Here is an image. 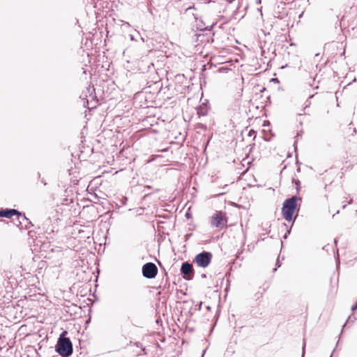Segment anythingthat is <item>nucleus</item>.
I'll return each mask as SVG.
<instances>
[{
  "instance_id": "1",
  "label": "nucleus",
  "mask_w": 357,
  "mask_h": 357,
  "mask_svg": "<svg viewBox=\"0 0 357 357\" xmlns=\"http://www.w3.org/2000/svg\"><path fill=\"white\" fill-rule=\"evenodd\" d=\"M66 331H64L60 335L55 347L56 351L63 357H68L73 353V344L68 337H64Z\"/></svg>"
},
{
  "instance_id": "2",
  "label": "nucleus",
  "mask_w": 357,
  "mask_h": 357,
  "mask_svg": "<svg viewBox=\"0 0 357 357\" xmlns=\"http://www.w3.org/2000/svg\"><path fill=\"white\" fill-rule=\"evenodd\" d=\"M297 200L298 197L296 196H292L287 199L283 203L282 208V215L284 219L289 222L293 219V215L297 206Z\"/></svg>"
},
{
  "instance_id": "3",
  "label": "nucleus",
  "mask_w": 357,
  "mask_h": 357,
  "mask_svg": "<svg viewBox=\"0 0 357 357\" xmlns=\"http://www.w3.org/2000/svg\"><path fill=\"white\" fill-rule=\"evenodd\" d=\"M211 259L212 254L209 252L203 251L195 256L194 262L199 267L206 268L209 265Z\"/></svg>"
},
{
  "instance_id": "4",
  "label": "nucleus",
  "mask_w": 357,
  "mask_h": 357,
  "mask_svg": "<svg viewBox=\"0 0 357 357\" xmlns=\"http://www.w3.org/2000/svg\"><path fill=\"white\" fill-rule=\"evenodd\" d=\"M158 273V268L155 264L148 262L142 266V275L148 279L154 278Z\"/></svg>"
},
{
  "instance_id": "5",
  "label": "nucleus",
  "mask_w": 357,
  "mask_h": 357,
  "mask_svg": "<svg viewBox=\"0 0 357 357\" xmlns=\"http://www.w3.org/2000/svg\"><path fill=\"white\" fill-rule=\"evenodd\" d=\"M13 215L17 216V219L19 221V224H22V221L20 219L22 218L23 220H26V218L24 214H22L20 212L15 209H6L0 211V217H4L10 218Z\"/></svg>"
},
{
  "instance_id": "6",
  "label": "nucleus",
  "mask_w": 357,
  "mask_h": 357,
  "mask_svg": "<svg viewBox=\"0 0 357 357\" xmlns=\"http://www.w3.org/2000/svg\"><path fill=\"white\" fill-rule=\"evenodd\" d=\"M227 223V218L222 212H216L211 218V224L215 227H223Z\"/></svg>"
},
{
  "instance_id": "7",
  "label": "nucleus",
  "mask_w": 357,
  "mask_h": 357,
  "mask_svg": "<svg viewBox=\"0 0 357 357\" xmlns=\"http://www.w3.org/2000/svg\"><path fill=\"white\" fill-rule=\"evenodd\" d=\"M181 272L183 275H186L188 277L187 279L190 280L191 278L190 277L191 275H193V267L192 265L188 262H184L182 264L181 267Z\"/></svg>"
},
{
  "instance_id": "8",
  "label": "nucleus",
  "mask_w": 357,
  "mask_h": 357,
  "mask_svg": "<svg viewBox=\"0 0 357 357\" xmlns=\"http://www.w3.org/2000/svg\"><path fill=\"white\" fill-rule=\"evenodd\" d=\"M86 89H87V93L89 94V97H91L92 98H93L95 97V96L93 95L94 91H95V89L93 88V86H89V87H87Z\"/></svg>"
},
{
  "instance_id": "9",
  "label": "nucleus",
  "mask_w": 357,
  "mask_h": 357,
  "mask_svg": "<svg viewBox=\"0 0 357 357\" xmlns=\"http://www.w3.org/2000/svg\"><path fill=\"white\" fill-rule=\"evenodd\" d=\"M20 220L22 221V224L21 225H24V227L25 228H29V225H31V222L29 221V220L28 218H26V220H23L22 218L20 219Z\"/></svg>"
},
{
  "instance_id": "10",
  "label": "nucleus",
  "mask_w": 357,
  "mask_h": 357,
  "mask_svg": "<svg viewBox=\"0 0 357 357\" xmlns=\"http://www.w3.org/2000/svg\"><path fill=\"white\" fill-rule=\"evenodd\" d=\"M290 232H291V229H287V231H286V233L284 235L283 238L284 239H286L287 238L288 235L290 234Z\"/></svg>"
},
{
  "instance_id": "11",
  "label": "nucleus",
  "mask_w": 357,
  "mask_h": 357,
  "mask_svg": "<svg viewBox=\"0 0 357 357\" xmlns=\"http://www.w3.org/2000/svg\"><path fill=\"white\" fill-rule=\"evenodd\" d=\"M305 349V343L304 342L303 346V349H302L303 351H302V356L301 357H304Z\"/></svg>"
},
{
  "instance_id": "12",
  "label": "nucleus",
  "mask_w": 357,
  "mask_h": 357,
  "mask_svg": "<svg viewBox=\"0 0 357 357\" xmlns=\"http://www.w3.org/2000/svg\"><path fill=\"white\" fill-rule=\"evenodd\" d=\"M276 264L278 265V267L280 266V265L279 264V261H277Z\"/></svg>"
},
{
  "instance_id": "13",
  "label": "nucleus",
  "mask_w": 357,
  "mask_h": 357,
  "mask_svg": "<svg viewBox=\"0 0 357 357\" xmlns=\"http://www.w3.org/2000/svg\"><path fill=\"white\" fill-rule=\"evenodd\" d=\"M130 38H131V40L134 39L132 36H130Z\"/></svg>"
},
{
  "instance_id": "14",
  "label": "nucleus",
  "mask_w": 357,
  "mask_h": 357,
  "mask_svg": "<svg viewBox=\"0 0 357 357\" xmlns=\"http://www.w3.org/2000/svg\"><path fill=\"white\" fill-rule=\"evenodd\" d=\"M352 202V199H351L349 202V204H351Z\"/></svg>"
},
{
  "instance_id": "15",
  "label": "nucleus",
  "mask_w": 357,
  "mask_h": 357,
  "mask_svg": "<svg viewBox=\"0 0 357 357\" xmlns=\"http://www.w3.org/2000/svg\"><path fill=\"white\" fill-rule=\"evenodd\" d=\"M330 357H332V356H331Z\"/></svg>"
}]
</instances>
